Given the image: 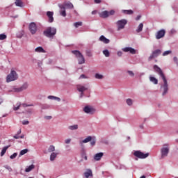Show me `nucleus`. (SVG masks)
<instances>
[{"instance_id":"52","label":"nucleus","mask_w":178,"mask_h":178,"mask_svg":"<svg viewBox=\"0 0 178 178\" xmlns=\"http://www.w3.org/2000/svg\"><path fill=\"white\" fill-rule=\"evenodd\" d=\"M140 18H141V15H138V17H136V20L138 21V20H140Z\"/></svg>"},{"instance_id":"7","label":"nucleus","mask_w":178,"mask_h":178,"mask_svg":"<svg viewBox=\"0 0 178 178\" xmlns=\"http://www.w3.org/2000/svg\"><path fill=\"white\" fill-rule=\"evenodd\" d=\"M161 50L157 49L154 50L152 54H150V56L149 57V61L153 60L155 58H157L161 54Z\"/></svg>"},{"instance_id":"20","label":"nucleus","mask_w":178,"mask_h":178,"mask_svg":"<svg viewBox=\"0 0 178 178\" xmlns=\"http://www.w3.org/2000/svg\"><path fill=\"white\" fill-rule=\"evenodd\" d=\"M66 11H65V7H64V6H63L61 7V10H60V15L65 17H66Z\"/></svg>"},{"instance_id":"28","label":"nucleus","mask_w":178,"mask_h":178,"mask_svg":"<svg viewBox=\"0 0 178 178\" xmlns=\"http://www.w3.org/2000/svg\"><path fill=\"white\" fill-rule=\"evenodd\" d=\"M143 24H139V26H138V29H136V33H140L143 31Z\"/></svg>"},{"instance_id":"58","label":"nucleus","mask_w":178,"mask_h":178,"mask_svg":"<svg viewBox=\"0 0 178 178\" xmlns=\"http://www.w3.org/2000/svg\"><path fill=\"white\" fill-rule=\"evenodd\" d=\"M81 95H80V98H82L83 97V92H81Z\"/></svg>"},{"instance_id":"2","label":"nucleus","mask_w":178,"mask_h":178,"mask_svg":"<svg viewBox=\"0 0 178 178\" xmlns=\"http://www.w3.org/2000/svg\"><path fill=\"white\" fill-rule=\"evenodd\" d=\"M56 33V28H52L51 26H49L45 29V31H44V35L49 38H54Z\"/></svg>"},{"instance_id":"30","label":"nucleus","mask_w":178,"mask_h":178,"mask_svg":"<svg viewBox=\"0 0 178 178\" xmlns=\"http://www.w3.org/2000/svg\"><path fill=\"white\" fill-rule=\"evenodd\" d=\"M9 147L10 146H7V147H3V149H2L1 153V156H3L5 154V153L6 152V151L8 149Z\"/></svg>"},{"instance_id":"5","label":"nucleus","mask_w":178,"mask_h":178,"mask_svg":"<svg viewBox=\"0 0 178 178\" xmlns=\"http://www.w3.org/2000/svg\"><path fill=\"white\" fill-rule=\"evenodd\" d=\"M127 24V21L126 19H120V21H117V30L120 31L124 29Z\"/></svg>"},{"instance_id":"11","label":"nucleus","mask_w":178,"mask_h":178,"mask_svg":"<svg viewBox=\"0 0 178 178\" xmlns=\"http://www.w3.org/2000/svg\"><path fill=\"white\" fill-rule=\"evenodd\" d=\"M83 111L86 113H88V114H94L95 113V109L93 108L92 107H90V106H86L83 109Z\"/></svg>"},{"instance_id":"57","label":"nucleus","mask_w":178,"mask_h":178,"mask_svg":"<svg viewBox=\"0 0 178 178\" xmlns=\"http://www.w3.org/2000/svg\"><path fill=\"white\" fill-rule=\"evenodd\" d=\"M97 13V11H96V10L95 11H92V15H96Z\"/></svg>"},{"instance_id":"26","label":"nucleus","mask_w":178,"mask_h":178,"mask_svg":"<svg viewBox=\"0 0 178 178\" xmlns=\"http://www.w3.org/2000/svg\"><path fill=\"white\" fill-rule=\"evenodd\" d=\"M122 13L126 15H132L134 11L132 10H122Z\"/></svg>"},{"instance_id":"41","label":"nucleus","mask_w":178,"mask_h":178,"mask_svg":"<svg viewBox=\"0 0 178 178\" xmlns=\"http://www.w3.org/2000/svg\"><path fill=\"white\" fill-rule=\"evenodd\" d=\"M127 104L131 106L133 104V101L131 99H127Z\"/></svg>"},{"instance_id":"56","label":"nucleus","mask_w":178,"mask_h":178,"mask_svg":"<svg viewBox=\"0 0 178 178\" xmlns=\"http://www.w3.org/2000/svg\"><path fill=\"white\" fill-rule=\"evenodd\" d=\"M87 77L84 75V74H82L81 76H80V79H86Z\"/></svg>"},{"instance_id":"47","label":"nucleus","mask_w":178,"mask_h":178,"mask_svg":"<svg viewBox=\"0 0 178 178\" xmlns=\"http://www.w3.org/2000/svg\"><path fill=\"white\" fill-rule=\"evenodd\" d=\"M128 74H129V76H134V74L131 71H128Z\"/></svg>"},{"instance_id":"4","label":"nucleus","mask_w":178,"mask_h":178,"mask_svg":"<svg viewBox=\"0 0 178 178\" xmlns=\"http://www.w3.org/2000/svg\"><path fill=\"white\" fill-rule=\"evenodd\" d=\"M17 79H18V74L15 71L12 70L10 74L7 76L6 81L8 83H10V82L16 81Z\"/></svg>"},{"instance_id":"37","label":"nucleus","mask_w":178,"mask_h":178,"mask_svg":"<svg viewBox=\"0 0 178 178\" xmlns=\"http://www.w3.org/2000/svg\"><path fill=\"white\" fill-rule=\"evenodd\" d=\"M49 152H53L55 151V147L54 145H51L48 149Z\"/></svg>"},{"instance_id":"45","label":"nucleus","mask_w":178,"mask_h":178,"mask_svg":"<svg viewBox=\"0 0 178 178\" xmlns=\"http://www.w3.org/2000/svg\"><path fill=\"white\" fill-rule=\"evenodd\" d=\"M24 136H19V135H16L14 136V138L19 139V138H23Z\"/></svg>"},{"instance_id":"9","label":"nucleus","mask_w":178,"mask_h":178,"mask_svg":"<svg viewBox=\"0 0 178 178\" xmlns=\"http://www.w3.org/2000/svg\"><path fill=\"white\" fill-rule=\"evenodd\" d=\"M166 32L165 29H160V31H158L156 33V39L160 40L165 37Z\"/></svg>"},{"instance_id":"51","label":"nucleus","mask_w":178,"mask_h":178,"mask_svg":"<svg viewBox=\"0 0 178 178\" xmlns=\"http://www.w3.org/2000/svg\"><path fill=\"white\" fill-rule=\"evenodd\" d=\"M95 3H100L102 0H94Z\"/></svg>"},{"instance_id":"64","label":"nucleus","mask_w":178,"mask_h":178,"mask_svg":"<svg viewBox=\"0 0 178 178\" xmlns=\"http://www.w3.org/2000/svg\"><path fill=\"white\" fill-rule=\"evenodd\" d=\"M30 178H33V177H30Z\"/></svg>"},{"instance_id":"54","label":"nucleus","mask_w":178,"mask_h":178,"mask_svg":"<svg viewBox=\"0 0 178 178\" xmlns=\"http://www.w3.org/2000/svg\"><path fill=\"white\" fill-rule=\"evenodd\" d=\"M44 118L47 120H51L52 118V117L51 116H46Z\"/></svg>"},{"instance_id":"60","label":"nucleus","mask_w":178,"mask_h":178,"mask_svg":"<svg viewBox=\"0 0 178 178\" xmlns=\"http://www.w3.org/2000/svg\"><path fill=\"white\" fill-rule=\"evenodd\" d=\"M173 60H174L175 61L177 60V57H175V58H173Z\"/></svg>"},{"instance_id":"3","label":"nucleus","mask_w":178,"mask_h":178,"mask_svg":"<svg viewBox=\"0 0 178 178\" xmlns=\"http://www.w3.org/2000/svg\"><path fill=\"white\" fill-rule=\"evenodd\" d=\"M72 53L74 54L76 57L78 58L79 65H82L85 63L86 60L84 58V56H83L81 51H79V50H72Z\"/></svg>"},{"instance_id":"44","label":"nucleus","mask_w":178,"mask_h":178,"mask_svg":"<svg viewBox=\"0 0 178 178\" xmlns=\"http://www.w3.org/2000/svg\"><path fill=\"white\" fill-rule=\"evenodd\" d=\"M17 156V153H14L13 155L10 156L11 159H14Z\"/></svg>"},{"instance_id":"24","label":"nucleus","mask_w":178,"mask_h":178,"mask_svg":"<svg viewBox=\"0 0 178 178\" xmlns=\"http://www.w3.org/2000/svg\"><path fill=\"white\" fill-rule=\"evenodd\" d=\"M11 92H21V88H17L16 86L13 87Z\"/></svg>"},{"instance_id":"49","label":"nucleus","mask_w":178,"mask_h":178,"mask_svg":"<svg viewBox=\"0 0 178 178\" xmlns=\"http://www.w3.org/2000/svg\"><path fill=\"white\" fill-rule=\"evenodd\" d=\"M114 14H115L114 10H111V11H110V13H109V16L110 15H113Z\"/></svg>"},{"instance_id":"19","label":"nucleus","mask_w":178,"mask_h":178,"mask_svg":"<svg viewBox=\"0 0 178 178\" xmlns=\"http://www.w3.org/2000/svg\"><path fill=\"white\" fill-rule=\"evenodd\" d=\"M15 3L17 7H21V8L24 7V4L22 0H16Z\"/></svg>"},{"instance_id":"8","label":"nucleus","mask_w":178,"mask_h":178,"mask_svg":"<svg viewBox=\"0 0 178 178\" xmlns=\"http://www.w3.org/2000/svg\"><path fill=\"white\" fill-rule=\"evenodd\" d=\"M134 155H135V156H136L139 159H146L147 157L149 156V154H144V153L141 152L140 151H136V152H134Z\"/></svg>"},{"instance_id":"53","label":"nucleus","mask_w":178,"mask_h":178,"mask_svg":"<svg viewBox=\"0 0 178 178\" xmlns=\"http://www.w3.org/2000/svg\"><path fill=\"white\" fill-rule=\"evenodd\" d=\"M22 106H23L24 107H29V106H31L32 105H27V104H23Z\"/></svg>"},{"instance_id":"12","label":"nucleus","mask_w":178,"mask_h":178,"mask_svg":"<svg viewBox=\"0 0 178 178\" xmlns=\"http://www.w3.org/2000/svg\"><path fill=\"white\" fill-rule=\"evenodd\" d=\"M47 15L49 18V22L52 23L54 20L53 11H47Z\"/></svg>"},{"instance_id":"13","label":"nucleus","mask_w":178,"mask_h":178,"mask_svg":"<svg viewBox=\"0 0 178 178\" xmlns=\"http://www.w3.org/2000/svg\"><path fill=\"white\" fill-rule=\"evenodd\" d=\"M122 51H124V52H129L132 54H136V50L135 49H132V47H124L122 49Z\"/></svg>"},{"instance_id":"29","label":"nucleus","mask_w":178,"mask_h":178,"mask_svg":"<svg viewBox=\"0 0 178 178\" xmlns=\"http://www.w3.org/2000/svg\"><path fill=\"white\" fill-rule=\"evenodd\" d=\"M34 168H35L34 165H31L29 166V167L25 170V172H29L31 171L33 169H34Z\"/></svg>"},{"instance_id":"15","label":"nucleus","mask_w":178,"mask_h":178,"mask_svg":"<svg viewBox=\"0 0 178 178\" xmlns=\"http://www.w3.org/2000/svg\"><path fill=\"white\" fill-rule=\"evenodd\" d=\"M76 88L80 92H83L84 91L88 90V88L81 85H77Z\"/></svg>"},{"instance_id":"62","label":"nucleus","mask_w":178,"mask_h":178,"mask_svg":"<svg viewBox=\"0 0 178 178\" xmlns=\"http://www.w3.org/2000/svg\"><path fill=\"white\" fill-rule=\"evenodd\" d=\"M85 159H86V160H88V157H87L86 156H85Z\"/></svg>"},{"instance_id":"10","label":"nucleus","mask_w":178,"mask_h":178,"mask_svg":"<svg viewBox=\"0 0 178 178\" xmlns=\"http://www.w3.org/2000/svg\"><path fill=\"white\" fill-rule=\"evenodd\" d=\"M29 31L32 35L35 34V33L37 31V26H36V24H35V22H31V24H30Z\"/></svg>"},{"instance_id":"18","label":"nucleus","mask_w":178,"mask_h":178,"mask_svg":"<svg viewBox=\"0 0 178 178\" xmlns=\"http://www.w3.org/2000/svg\"><path fill=\"white\" fill-rule=\"evenodd\" d=\"M35 51L38 53H46L45 50L43 49V47H41V46L36 47V49H35Z\"/></svg>"},{"instance_id":"22","label":"nucleus","mask_w":178,"mask_h":178,"mask_svg":"<svg viewBox=\"0 0 178 178\" xmlns=\"http://www.w3.org/2000/svg\"><path fill=\"white\" fill-rule=\"evenodd\" d=\"M64 7L70 9H72L74 8V5L71 2L65 3L64 5Z\"/></svg>"},{"instance_id":"43","label":"nucleus","mask_w":178,"mask_h":178,"mask_svg":"<svg viewBox=\"0 0 178 178\" xmlns=\"http://www.w3.org/2000/svg\"><path fill=\"white\" fill-rule=\"evenodd\" d=\"M86 55L88 56V57H92V54L91 53V51L90 50H87L86 51Z\"/></svg>"},{"instance_id":"6","label":"nucleus","mask_w":178,"mask_h":178,"mask_svg":"<svg viewBox=\"0 0 178 178\" xmlns=\"http://www.w3.org/2000/svg\"><path fill=\"white\" fill-rule=\"evenodd\" d=\"M169 153V145L165 144L163 145V147L161 148V158H164L165 156H167Z\"/></svg>"},{"instance_id":"34","label":"nucleus","mask_w":178,"mask_h":178,"mask_svg":"<svg viewBox=\"0 0 178 178\" xmlns=\"http://www.w3.org/2000/svg\"><path fill=\"white\" fill-rule=\"evenodd\" d=\"M27 152H28V149H24V150H22V151L20 152L19 156L24 155V154H26Z\"/></svg>"},{"instance_id":"31","label":"nucleus","mask_w":178,"mask_h":178,"mask_svg":"<svg viewBox=\"0 0 178 178\" xmlns=\"http://www.w3.org/2000/svg\"><path fill=\"white\" fill-rule=\"evenodd\" d=\"M78 128H79V127H78L77 124L69 127V129L72 130V131L73 130H76V129H78Z\"/></svg>"},{"instance_id":"27","label":"nucleus","mask_w":178,"mask_h":178,"mask_svg":"<svg viewBox=\"0 0 178 178\" xmlns=\"http://www.w3.org/2000/svg\"><path fill=\"white\" fill-rule=\"evenodd\" d=\"M92 140V137L91 136H88L87 138H86L85 140H83V141L80 142L81 144L82 143H87L90 141Z\"/></svg>"},{"instance_id":"33","label":"nucleus","mask_w":178,"mask_h":178,"mask_svg":"<svg viewBox=\"0 0 178 178\" xmlns=\"http://www.w3.org/2000/svg\"><path fill=\"white\" fill-rule=\"evenodd\" d=\"M48 99H54V100H57L58 102L60 101V99L56 97H54V96H49Z\"/></svg>"},{"instance_id":"25","label":"nucleus","mask_w":178,"mask_h":178,"mask_svg":"<svg viewBox=\"0 0 178 178\" xmlns=\"http://www.w3.org/2000/svg\"><path fill=\"white\" fill-rule=\"evenodd\" d=\"M58 154V153L53 152L50 156V160L51 161H54Z\"/></svg>"},{"instance_id":"23","label":"nucleus","mask_w":178,"mask_h":178,"mask_svg":"<svg viewBox=\"0 0 178 178\" xmlns=\"http://www.w3.org/2000/svg\"><path fill=\"white\" fill-rule=\"evenodd\" d=\"M29 87V84L27 83H25L22 85V86L19 87L21 92L26 90Z\"/></svg>"},{"instance_id":"16","label":"nucleus","mask_w":178,"mask_h":178,"mask_svg":"<svg viewBox=\"0 0 178 178\" xmlns=\"http://www.w3.org/2000/svg\"><path fill=\"white\" fill-rule=\"evenodd\" d=\"M99 40L105 44H108L110 42L109 39H106V38H105V36H104V35H102L100 38H99Z\"/></svg>"},{"instance_id":"42","label":"nucleus","mask_w":178,"mask_h":178,"mask_svg":"<svg viewBox=\"0 0 178 178\" xmlns=\"http://www.w3.org/2000/svg\"><path fill=\"white\" fill-rule=\"evenodd\" d=\"M74 25L76 28H78L79 26H82V22H75V24H74Z\"/></svg>"},{"instance_id":"55","label":"nucleus","mask_w":178,"mask_h":178,"mask_svg":"<svg viewBox=\"0 0 178 178\" xmlns=\"http://www.w3.org/2000/svg\"><path fill=\"white\" fill-rule=\"evenodd\" d=\"M117 55H118V56H122V51H118V53H117Z\"/></svg>"},{"instance_id":"21","label":"nucleus","mask_w":178,"mask_h":178,"mask_svg":"<svg viewBox=\"0 0 178 178\" xmlns=\"http://www.w3.org/2000/svg\"><path fill=\"white\" fill-rule=\"evenodd\" d=\"M84 175L86 178H88L89 177L92 176V172L91 170H88L87 172L84 173Z\"/></svg>"},{"instance_id":"40","label":"nucleus","mask_w":178,"mask_h":178,"mask_svg":"<svg viewBox=\"0 0 178 178\" xmlns=\"http://www.w3.org/2000/svg\"><path fill=\"white\" fill-rule=\"evenodd\" d=\"M95 78L97 79H102L104 78V76L99 74H95Z\"/></svg>"},{"instance_id":"46","label":"nucleus","mask_w":178,"mask_h":178,"mask_svg":"<svg viewBox=\"0 0 178 178\" xmlns=\"http://www.w3.org/2000/svg\"><path fill=\"white\" fill-rule=\"evenodd\" d=\"M95 143H96L95 140H91V141H90V145H91L92 146H94V145H95Z\"/></svg>"},{"instance_id":"14","label":"nucleus","mask_w":178,"mask_h":178,"mask_svg":"<svg viewBox=\"0 0 178 178\" xmlns=\"http://www.w3.org/2000/svg\"><path fill=\"white\" fill-rule=\"evenodd\" d=\"M99 17L104 19H106L109 17L108 11H102V13H99Z\"/></svg>"},{"instance_id":"38","label":"nucleus","mask_w":178,"mask_h":178,"mask_svg":"<svg viewBox=\"0 0 178 178\" xmlns=\"http://www.w3.org/2000/svg\"><path fill=\"white\" fill-rule=\"evenodd\" d=\"M103 54L106 56V57L110 56V53H109L108 50H104Z\"/></svg>"},{"instance_id":"35","label":"nucleus","mask_w":178,"mask_h":178,"mask_svg":"<svg viewBox=\"0 0 178 178\" xmlns=\"http://www.w3.org/2000/svg\"><path fill=\"white\" fill-rule=\"evenodd\" d=\"M20 106H21V104H20L19 103H17V105H16V106H15L13 107V110H14L15 111H17V110L19 109V107H20Z\"/></svg>"},{"instance_id":"63","label":"nucleus","mask_w":178,"mask_h":178,"mask_svg":"<svg viewBox=\"0 0 178 178\" xmlns=\"http://www.w3.org/2000/svg\"><path fill=\"white\" fill-rule=\"evenodd\" d=\"M1 103H2V100L0 99V105H1Z\"/></svg>"},{"instance_id":"17","label":"nucleus","mask_w":178,"mask_h":178,"mask_svg":"<svg viewBox=\"0 0 178 178\" xmlns=\"http://www.w3.org/2000/svg\"><path fill=\"white\" fill-rule=\"evenodd\" d=\"M103 156H104V154L102 152H100L95 154L94 159L95 161H100Z\"/></svg>"},{"instance_id":"61","label":"nucleus","mask_w":178,"mask_h":178,"mask_svg":"<svg viewBox=\"0 0 178 178\" xmlns=\"http://www.w3.org/2000/svg\"><path fill=\"white\" fill-rule=\"evenodd\" d=\"M140 178H146L145 176H142Z\"/></svg>"},{"instance_id":"36","label":"nucleus","mask_w":178,"mask_h":178,"mask_svg":"<svg viewBox=\"0 0 178 178\" xmlns=\"http://www.w3.org/2000/svg\"><path fill=\"white\" fill-rule=\"evenodd\" d=\"M172 53L171 50H167L163 53V56H166Z\"/></svg>"},{"instance_id":"48","label":"nucleus","mask_w":178,"mask_h":178,"mask_svg":"<svg viewBox=\"0 0 178 178\" xmlns=\"http://www.w3.org/2000/svg\"><path fill=\"white\" fill-rule=\"evenodd\" d=\"M29 122L27 121V120H24V121L22 122V124H23L24 125H27V124H29Z\"/></svg>"},{"instance_id":"39","label":"nucleus","mask_w":178,"mask_h":178,"mask_svg":"<svg viewBox=\"0 0 178 178\" xmlns=\"http://www.w3.org/2000/svg\"><path fill=\"white\" fill-rule=\"evenodd\" d=\"M7 36L6 35H4V33H1L0 35V40H3L5 39H6Z\"/></svg>"},{"instance_id":"59","label":"nucleus","mask_w":178,"mask_h":178,"mask_svg":"<svg viewBox=\"0 0 178 178\" xmlns=\"http://www.w3.org/2000/svg\"><path fill=\"white\" fill-rule=\"evenodd\" d=\"M21 130H19L18 132H17V135L19 136L20 134H21Z\"/></svg>"},{"instance_id":"1","label":"nucleus","mask_w":178,"mask_h":178,"mask_svg":"<svg viewBox=\"0 0 178 178\" xmlns=\"http://www.w3.org/2000/svg\"><path fill=\"white\" fill-rule=\"evenodd\" d=\"M153 68L154 69V71H156V72H157V74L161 76V79H163V82H164V84L161 86V89H163V96H165L169 90L168 81L161 68H159L157 65H154Z\"/></svg>"},{"instance_id":"50","label":"nucleus","mask_w":178,"mask_h":178,"mask_svg":"<svg viewBox=\"0 0 178 178\" xmlns=\"http://www.w3.org/2000/svg\"><path fill=\"white\" fill-rule=\"evenodd\" d=\"M70 142H71V139H67V140H65V143H66V144H69V143H70Z\"/></svg>"},{"instance_id":"32","label":"nucleus","mask_w":178,"mask_h":178,"mask_svg":"<svg viewBox=\"0 0 178 178\" xmlns=\"http://www.w3.org/2000/svg\"><path fill=\"white\" fill-rule=\"evenodd\" d=\"M150 81L154 84H158V80L154 77H150Z\"/></svg>"}]
</instances>
